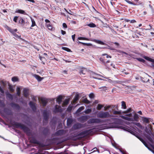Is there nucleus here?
I'll list each match as a JSON object with an SVG mask.
<instances>
[{"instance_id":"nucleus-1","label":"nucleus","mask_w":154,"mask_h":154,"mask_svg":"<svg viewBox=\"0 0 154 154\" xmlns=\"http://www.w3.org/2000/svg\"><path fill=\"white\" fill-rule=\"evenodd\" d=\"M12 125L15 128H20L22 130L27 136H30L32 135V133L30 129L24 124L20 123L14 122L12 123Z\"/></svg>"},{"instance_id":"nucleus-2","label":"nucleus","mask_w":154,"mask_h":154,"mask_svg":"<svg viewBox=\"0 0 154 154\" xmlns=\"http://www.w3.org/2000/svg\"><path fill=\"white\" fill-rule=\"evenodd\" d=\"M119 128L123 130L124 131L129 132L131 134L137 137L142 142L143 144L149 150H151V149L148 147L146 142L143 139L136 135V133L135 132L132 130L129 129L128 128L122 126H119Z\"/></svg>"},{"instance_id":"nucleus-3","label":"nucleus","mask_w":154,"mask_h":154,"mask_svg":"<svg viewBox=\"0 0 154 154\" xmlns=\"http://www.w3.org/2000/svg\"><path fill=\"white\" fill-rule=\"evenodd\" d=\"M91 75L92 76V77L95 79H98L99 80H103L104 81H106V80L104 79H103L100 78H98V76H100L102 77L103 78H104L105 79H108V82H109V83H112L113 84H116V83H118V82L117 81H112L111 79H109V77H104L103 76L98 74H97L95 73H91Z\"/></svg>"},{"instance_id":"nucleus-4","label":"nucleus","mask_w":154,"mask_h":154,"mask_svg":"<svg viewBox=\"0 0 154 154\" xmlns=\"http://www.w3.org/2000/svg\"><path fill=\"white\" fill-rule=\"evenodd\" d=\"M97 116L100 119H105L116 116H114L113 115L110 114L107 111H100L97 114Z\"/></svg>"},{"instance_id":"nucleus-5","label":"nucleus","mask_w":154,"mask_h":154,"mask_svg":"<svg viewBox=\"0 0 154 154\" xmlns=\"http://www.w3.org/2000/svg\"><path fill=\"white\" fill-rule=\"evenodd\" d=\"M94 129V128H93L92 129L85 130L76 135H75L74 137L77 139L82 138L86 135L91 134V133L92 132V131Z\"/></svg>"},{"instance_id":"nucleus-6","label":"nucleus","mask_w":154,"mask_h":154,"mask_svg":"<svg viewBox=\"0 0 154 154\" xmlns=\"http://www.w3.org/2000/svg\"><path fill=\"white\" fill-rule=\"evenodd\" d=\"M103 120L99 118H91L87 121V123L88 124H99L103 122Z\"/></svg>"},{"instance_id":"nucleus-7","label":"nucleus","mask_w":154,"mask_h":154,"mask_svg":"<svg viewBox=\"0 0 154 154\" xmlns=\"http://www.w3.org/2000/svg\"><path fill=\"white\" fill-rule=\"evenodd\" d=\"M100 61L102 62V63L103 64V65L106 67V68H109L110 66H112L113 67L115 68L114 65L112 66V63H111L110 65L107 64L109 62V60L106 61L105 59L103 58H100Z\"/></svg>"},{"instance_id":"nucleus-8","label":"nucleus","mask_w":154,"mask_h":154,"mask_svg":"<svg viewBox=\"0 0 154 154\" xmlns=\"http://www.w3.org/2000/svg\"><path fill=\"white\" fill-rule=\"evenodd\" d=\"M84 127L83 125L81 123H77L75 124L72 127L73 130H76L83 128Z\"/></svg>"},{"instance_id":"nucleus-9","label":"nucleus","mask_w":154,"mask_h":154,"mask_svg":"<svg viewBox=\"0 0 154 154\" xmlns=\"http://www.w3.org/2000/svg\"><path fill=\"white\" fill-rule=\"evenodd\" d=\"M80 97L78 93H76L73 101L71 102L72 105H75L79 100Z\"/></svg>"},{"instance_id":"nucleus-10","label":"nucleus","mask_w":154,"mask_h":154,"mask_svg":"<svg viewBox=\"0 0 154 154\" xmlns=\"http://www.w3.org/2000/svg\"><path fill=\"white\" fill-rule=\"evenodd\" d=\"M42 56H44L43 57H45L47 59H49L50 60H52L51 58H53L54 56L51 53L48 52V53H44L42 54Z\"/></svg>"},{"instance_id":"nucleus-11","label":"nucleus","mask_w":154,"mask_h":154,"mask_svg":"<svg viewBox=\"0 0 154 154\" xmlns=\"http://www.w3.org/2000/svg\"><path fill=\"white\" fill-rule=\"evenodd\" d=\"M88 119V116H82L78 118V120L79 121L81 122H84L86 121Z\"/></svg>"},{"instance_id":"nucleus-12","label":"nucleus","mask_w":154,"mask_h":154,"mask_svg":"<svg viewBox=\"0 0 154 154\" xmlns=\"http://www.w3.org/2000/svg\"><path fill=\"white\" fill-rule=\"evenodd\" d=\"M149 134L146 135V137L150 142L153 143L154 142V136H153V138H152L151 137L150 135L152 134V133L151 131L149 130Z\"/></svg>"},{"instance_id":"nucleus-13","label":"nucleus","mask_w":154,"mask_h":154,"mask_svg":"<svg viewBox=\"0 0 154 154\" xmlns=\"http://www.w3.org/2000/svg\"><path fill=\"white\" fill-rule=\"evenodd\" d=\"M30 141L31 143L39 145L40 144V142L37 140L36 138L34 137H32L30 138Z\"/></svg>"},{"instance_id":"nucleus-14","label":"nucleus","mask_w":154,"mask_h":154,"mask_svg":"<svg viewBox=\"0 0 154 154\" xmlns=\"http://www.w3.org/2000/svg\"><path fill=\"white\" fill-rule=\"evenodd\" d=\"M62 112V110L60 106L57 105L55 106V109L53 111V112L56 113L57 112Z\"/></svg>"},{"instance_id":"nucleus-15","label":"nucleus","mask_w":154,"mask_h":154,"mask_svg":"<svg viewBox=\"0 0 154 154\" xmlns=\"http://www.w3.org/2000/svg\"><path fill=\"white\" fill-rule=\"evenodd\" d=\"M43 116L44 119L43 121H45L46 122H47L49 116L46 110H45L43 111Z\"/></svg>"},{"instance_id":"nucleus-16","label":"nucleus","mask_w":154,"mask_h":154,"mask_svg":"<svg viewBox=\"0 0 154 154\" xmlns=\"http://www.w3.org/2000/svg\"><path fill=\"white\" fill-rule=\"evenodd\" d=\"M40 100L44 107L46 106L48 101V100L47 99L43 97L41 98Z\"/></svg>"},{"instance_id":"nucleus-17","label":"nucleus","mask_w":154,"mask_h":154,"mask_svg":"<svg viewBox=\"0 0 154 154\" xmlns=\"http://www.w3.org/2000/svg\"><path fill=\"white\" fill-rule=\"evenodd\" d=\"M65 133V131L62 130H60L57 131L55 133V135L56 136H61L64 134Z\"/></svg>"},{"instance_id":"nucleus-18","label":"nucleus","mask_w":154,"mask_h":154,"mask_svg":"<svg viewBox=\"0 0 154 154\" xmlns=\"http://www.w3.org/2000/svg\"><path fill=\"white\" fill-rule=\"evenodd\" d=\"M11 106L13 108L17 109L19 110L20 109V106L19 105L15 103L14 102H12L10 103Z\"/></svg>"},{"instance_id":"nucleus-19","label":"nucleus","mask_w":154,"mask_h":154,"mask_svg":"<svg viewBox=\"0 0 154 154\" xmlns=\"http://www.w3.org/2000/svg\"><path fill=\"white\" fill-rule=\"evenodd\" d=\"M44 56L41 55L40 54H39L38 55V57L39 58L40 60L42 61V63L43 64H45V62L47 60V59L45 57H43Z\"/></svg>"},{"instance_id":"nucleus-20","label":"nucleus","mask_w":154,"mask_h":154,"mask_svg":"<svg viewBox=\"0 0 154 154\" xmlns=\"http://www.w3.org/2000/svg\"><path fill=\"white\" fill-rule=\"evenodd\" d=\"M29 105L32 110L34 112L35 111L36 108L34 103L32 101H30L29 103Z\"/></svg>"},{"instance_id":"nucleus-21","label":"nucleus","mask_w":154,"mask_h":154,"mask_svg":"<svg viewBox=\"0 0 154 154\" xmlns=\"http://www.w3.org/2000/svg\"><path fill=\"white\" fill-rule=\"evenodd\" d=\"M143 57L146 60H148V61H150L151 62H152L153 65H152V66L153 67V68H154V60L153 59H152L146 56H144Z\"/></svg>"},{"instance_id":"nucleus-22","label":"nucleus","mask_w":154,"mask_h":154,"mask_svg":"<svg viewBox=\"0 0 154 154\" xmlns=\"http://www.w3.org/2000/svg\"><path fill=\"white\" fill-rule=\"evenodd\" d=\"M23 95L26 98H27L29 95V90L27 89H24L23 90Z\"/></svg>"},{"instance_id":"nucleus-23","label":"nucleus","mask_w":154,"mask_h":154,"mask_svg":"<svg viewBox=\"0 0 154 154\" xmlns=\"http://www.w3.org/2000/svg\"><path fill=\"white\" fill-rule=\"evenodd\" d=\"M15 12L23 14L24 15L27 14L24 11L21 9H17Z\"/></svg>"},{"instance_id":"nucleus-24","label":"nucleus","mask_w":154,"mask_h":154,"mask_svg":"<svg viewBox=\"0 0 154 154\" xmlns=\"http://www.w3.org/2000/svg\"><path fill=\"white\" fill-rule=\"evenodd\" d=\"M113 114L114 115H121L122 114V110L113 111Z\"/></svg>"},{"instance_id":"nucleus-25","label":"nucleus","mask_w":154,"mask_h":154,"mask_svg":"<svg viewBox=\"0 0 154 154\" xmlns=\"http://www.w3.org/2000/svg\"><path fill=\"white\" fill-rule=\"evenodd\" d=\"M87 72V70L85 68H82L81 69L80 71V74L82 75H85V73Z\"/></svg>"},{"instance_id":"nucleus-26","label":"nucleus","mask_w":154,"mask_h":154,"mask_svg":"<svg viewBox=\"0 0 154 154\" xmlns=\"http://www.w3.org/2000/svg\"><path fill=\"white\" fill-rule=\"evenodd\" d=\"M19 23L20 24H22V25H23L25 24V21L23 20V19L21 17H20L18 18Z\"/></svg>"},{"instance_id":"nucleus-27","label":"nucleus","mask_w":154,"mask_h":154,"mask_svg":"<svg viewBox=\"0 0 154 154\" xmlns=\"http://www.w3.org/2000/svg\"><path fill=\"white\" fill-rule=\"evenodd\" d=\"M62 97L61 95H60L57 98L56 101L60 104L62 101Z\"/></svg>"},{"instance_id":"nucleus-28","label":"nucleus","mask_w":154,"mask_h":154,"mask_svg":"<svg viewBox=\"0 0 154 154\" xmlns=\"http://www.w3.org/2000/svg\"><path fill=\"white\" fill-rule=\"evenodd\" d=\"M122 117L124 119L126 120H127L128 121H133V119L132 118L128 117L126 116H122Z\"/></svg>"},{"instance_id":"nucleus-29","label":"nucleus","mask_w":154,"mask_h":154,"mask_svg":"<svg viewBox=\"0 0 154 154\" xmlns=\"http://www.w3.org/2000/svg\"><path fill=\"white\" fill-rule=\"evenodd\" d=\"M142 120L143 122H145L147 124H148L149 123V119L147 118L143 117L142 118Z\"/></svg>"},{"instance_id":"nucleus-30","label":"nucleus","mask_w":154,"mask_h":154,"mask_svg":"<svg viewBox=\"0 0 154 154\" xmlns=\"http://www.w3.org/2000/svg\"><path fill=\"white\" fill-rule=\"evenodd\" d=\"M94 41L95 42L101 45H105L106 44L105 43L99 40L94 39Z\"/></svg>"},{"instance_id":"nucleus-31","label":"nucleus","mask_w":154,"mask_h":154,"mask_svg":"<svg viewBox=\"0 0 154 154\" xmlns=\"http://www.w3.org/2000/svg\"><path fill=\"white\" fill-rule=\"evenodd\" d=\"M122 105L121 108L122 109H126L127 106H126V103L124 101H122L121 102Z\"/></svg>"},{"instance_id":"nucleus-32","label":"nucleus","mask_w":154,"mask_h":154,"mask_svg":"<svg viewBox=\"0 0 154 154\" xmlns=\"http://www.w3.org/2000/svg\"><path fill=\"white\" fill-rule=\"evenodd\" d=\"M6 28L10 32H11L12 34V35H13L14 33H15L14 32V29H11L9 26H7Z\"/></svg>"},{"instance_id":"nucleus-33","label":"nucleus","mask_w":154,"mask_h":154,"mask_svg":"<svg viewBox=\"0 0 154 154\" xmlns=\"http://www.w3.org/2000/svg\"><path fill=\"white\" fill-rule=\"evenodd\" d=\"M34 77L38 81H41L43 79L40 76L38 75L35 74L34 75Z\"/></svg>"},{"instance_id":"nucleus-34","label":"nucleus","mask_w":154,"mask_h":154,"mask_svg":"<svg viewBox=\"0 0 154 154\" xmlns=\"http://www.w3.org/2000/svg\"><path fill=\"white\" fill-rule=\"evenodd\" d=\"M85 108V107L84 106H81L79 107L76 111V113H78L83 110Z\"/></svg>"},{"instance_id":"nucleus-35","label":"nucleus","mask_w":154,"mask_h":154,"mask_svg":"<svg viewBox=\"0 0 154 154\" xmlns=\"http://www.w3.org/2000/svg\"><path fill=\"white\" fill-rule=\"evenodd\" d=\"M49 129H48V128H44V129L43 133L44 134L46 135L47 134L48 132Z\"/></svg>"},{"instance_id":"nucleus-36","label":"nucleus","mask_w":154,"mask_h":154,"mask_svg":"<svg viewBox=\"0 0 154 154\" xmlns=\"http://www.w3.org/2000/svg\"><path fill=\"white\" fill-rule=\"evenodd\" d=\"M91 111L92 110L91 109H88L84 111V112L86 114H88L91 112Z\"/></svg>"},{"instance_id":"nucleus-37","label":"nucleus","mask_w":154,"mask_h":154,"mask_svg":"<svg viewBox=\"0 0 154 154\" xmlns=\"http://www.w3.org/2000/svg\"><path fill=\"white\" fill-rule=\"evenodd\" d=\"M87 26L93 28L96 27V25L94 23H92L88 24Z\"/></svg>"},{"instance_id":"nucleus-38","label":"nucleus","mask_w":154,"mask_h":154,"mask_svg":"<svg viewBox=\"0 0 154 154\" xmlns=\"http://www.w3.org/2000/svg\"><path fill=\"white\" fill-rule=\"evenodd\" d=\"M11 80L13 82H16L19 81V79L17 77L14 76L12 78Z\"/></svg>"},{"instance_id":"nucleus-39","label":"nucleus","mask_w":154,"mask_h":154,"mask_svg":"<svg viewBox=\"0 0 154 154\" xmlns=\"http://www.w3.org/2000/svg\"><path fill=\"white\" fill-rule=\"evenodd\" d=\"M139 118L138 115L135 114L134 116V119L135 121H137Z\"/></svg>"},{"instance_id":"nucleus-40","label":"nucleus","mask_w":154,"mask_h":154,"mask_svg":"<svg viewBox=\"0 0 154 154\" xmlns=\"http://www.w3.org/2000/svg\"><path fill=\"white\" fill-rule=\"evenodd\" d=\"M73 105H72V104H70L69 105V106H68V112H70L72 110Z\"/></svg>"},{"instance_id":"nucleus-41","label":"nucleus","mask_w":154,"mask_h":154,"mask_svg":"<svg viewBox=\"0 0 154 154\" xmlns=\"http://www.w3.org/2000/svg\"><path fill=\"white\" fill-rule=\"evenodd\" d=\"M103 105H102L101 104H99L97 105V109L98 110H100L102 108H103Z\"/></svg>"},{"instance_id":"nucleus-42","label":"nucleus","mask_w":154,"mask_h":154,"mask_svg":"<svg viewBox=\"0 0 154 154\" xmlns=\"http://www.w3.org/2000/svg\"><path fill=\"white\" fill-rule=\"evenodd\" d=\"M13 35L14 36V38H18L20 39H21V36H19L15 32V33H14Z\"/></svg>"},{"instance_id":"nucleus-43","label":"nucleus","mask_w":154,"mask_h":154,"mask_svg":"<svg viewBox=\"0 0 154 154\" xmlns=\"http://www.w3.org/2000/svg\"><path fill=\"white\" fill-rule=\"evenodd\" d=\"M47 26L48 28V29L51 30H52L53 29V27L52 25L51 24L49 23L47 24Z\"/></svg>"},{"instance_id":"nucleus-44","label":"nucleus","mask_w":154,"mask_h":154,"mask_svg":"<svg viewBox=\"0 0 154 154\" xmlns=\"http://www.w3.org/2000/svg\"><path fill=\"white\" fill-rule=\"evenodd\" d=\"M136 59L138 61L143 63H144L145 62V60H144L141 58H137Z\"/></svg>"},{"instance_id":"nucleus-45","label":"nucleus","mask_w":154,"mask_h":154,"mask_svg":"<svg viewBox=\"0 0 154 154\" xmlns=\"http://www.w3.org/2000/svg\"><path fill=\"white\" fill-rule=\"evenodd\" d=\"M17 95L18 96H20V88L19 87L17 88Z\"/></svg>"},{"instance_id":"nucleus-46","label":"nucleus","mask_w":154,"mask_h":154,"mask_svg":"<svg viewBox=\"0 0 154 154\" xmlns=\"http://www.w3.org/2000/svg\"><path fill=\"white\" fill-rule=\"evenodd\" d=\"M31 21L32 24L31 26V27H33L36 25L35 21L33 19H31Z\"/></svg>"},{"instance_id":"nucleus-47","label":"nucleus","mask_w":154,"mask_h":154,"mask_svg":"<svg viewBox=\"0 0 154 154\" xmlns=\"http://www.w3.org/2000/svg\"><path fill=\"white\" fill-rule=\"evenodd\" d=\"M9 90L11 92H13L14 91V89H13V87L11 85L9 86Z\"/></svg>"},{"instance_id":"nucleus-48","label":"nucleus","mask_w":154,"mask_h":154,"mask_svg":"<svg viewBox=\"0 0 154 154\" xmlns=\"http://www.w3.org/2000/svg\"><path fill=\"white\" fill-rule=\"evenodd\" d=\"M133 123L136 125L137 126L140 128H141L142 127V125L140 123L134 122Z\"/></svg>"},{"instance_id":"nucleus-49","label":"nucleus","mask_w":154,"mask_h":154,"mask_svg":"<svg viewBox=\"0 0 154 154\" xmlns=\"http://www.w3.org/2000/svg\"><path fill=\"white\" fill-rule=\"evenodd\" d=\"M125 0L129 4L133 5H137L136 4H135L134 3H133L132 2H131V1H129L128 0Z\"/></svg>"},{"instance_id":"nucleus-50","label":"nucleus","mask_w":154,"mask_h":154,"mask_svg":"<svg viewBox=\"0 0 154 154\" xmlns=\"http://www.w3.org/2000/svg\"><path fill=\"white\" fill-rule=\"evenodd\" d=\"M5 106V104L2 100H0V107H3Z\"/></svg>"},{"instance_id":"nucleus-51","label":"nucleus","mask_w":154,"mask_h":154,"mask_svg":"<svg viewBox=\"0 0 154 154\" xmlns=\"http://www.w3.org/2000/svg\"><path fill=\"white\" fill-rule=\"evenodd\" d=\"M78 39L79 40H88V39L86 38L82 37H79L78 38Z\"/></svg>"},{"instance_id":"nucleus-52","label":"nucleus","mask_w":154,"mask_h":154,"mask_svg":"<svg viewBox=\"0 0 154 154\" xmlns=\"http://www.w3.org/2000/svg\"><path fill=\"white\" fill-rule=\"evenodd\" d=\"M72 121H73L71 119L68 118V126L70 125L72 122Z\"/></svg>"},{"instance_id":"nucleus-53","label":"nucleus","mask_w":154,"mask_h":154,"mask_svg":"<svg viewBox=\"0 0 154 154\" xmlns=\"http://www.w3.org/2000/svg\"><path fill=\"white\" fill-rule=\"evenodd\" d=\"M84 102L87 103H91L90 101L88 100L87 99H85L84 100Z\"/></svg>"},{"instance_id":"nucleus-54","label":"nucleus","mask_w":154,"mask_h":154,"mask_svg":"<svg viewBox=\"0 0 154 154\" xmlns=\"http://www.w3.org/2000/svg\"><path fill=\"white\" fill-rule=\"evenodd\" d=\"M110 106H111L110 108H115L117 109H118L117 105H110Z\"/></svg>"},{"instance_id":"nucleus-55","label":"nucleus","mask_w":154,"mask_h":154,"mask_svg":"<svg viewBox=\"0 0 154 154\" xmlns=\"http://www.w3.org/2000/svg\"><path fill=\"white\" fill-rule=\"evenodd\" d=\"M63 106H65L67 105V99H66L63 102Z\"/></svg>"},{"instance_id":"nucleus-56","label":"nucleus","mask_w":154,"mask_h":154,"mask_svg":"<svg viewBox=\"0 0 154 154\" xmlns=\"http://www.w3.org/2000/svg\"><path fill=\"white\" fill-rule=\"evenodd\" d=\"M18 19V17L17 16H15L14 17L13 19V21L15 23L17 22V20Z\"/></svg>"},{"instance_id":"nucleus-57","label":"nucleus","mask_w":154,"mask_h":154,"mask_svg":"<svg viewBox=\"0 0 154 154\" xmlns=\"http://www.w3.org/2000/svg\"><path fill=\"white\" fill-rule=\"evenodd\" d=\"M7 97L11 99H13V96L12 95L8 93L7 94Z\"/></svg>"},{"instance_id":"nucleus-58","label":"nucleus","mask_w":154,"mask_h":154,"mask_svg":"<svg viewBox=\"0 0 154 154\" xmlns=\"http://www.w3.org/2000/svg\"><path fill=\"white\" fill-rule=\"evenodd\" d=\"M102 56H106V58H111L112 57L111 56L108 55L106 54H102Z\"/></svg>"},{"instance_id":"nucleus-59","label":"nucleus","mask_w":154,"mask_h":154,"mask_svg":"<svg viewBox=\"0 0 154 154\" xmlns=\"http://www.w3.org/2000/svg\"><path fill=\"white\" fill-rule=\"evenodd\" d=\"M110 108H111V106H110V105L104 107V110H107Z\"/></svg>"},{"instance_id":"nucleus-60","label":"nucleus","mask_w":154,"mask_h":154,"mask_svg":"<svg viewBox=\"0 0 154 154\" xmlns=\"http://www.w3.org/2000/svg\"><path fill=\"white\" fill-rule=\"evenodd\" d=\"M89 97L91 98H93L94 97V94L92 93H90L89 95Z\"/></svg>"},{"instance_id":"nucleus-61","label":"nucleus","mask_w":154,"mask_h":154,"mask_svg":"<svg viewBox=\"0 0 154 154\" xmlns=\"http://www.w3.org/2000/svg\"><path fill=\"white\" fill-rule=\"evenodd\" d=\"M99 88V89H100L102 88L103 90H106L107 89V88L106 86H103V87H100V88Z\"/></svg>"},{"instance_id":"nucleus-62","label":"nucleus","mask_w":154,"mask_h":154,"mask_svg":"<svg viewBox=\"0 0 154 154\" xmlns=\"http://www.w3.org/2000/svg\"><path fill=\"white\" fill-rule=\"evenodd\" d=\"M78 43L82 44H83L84 45H88V44L82 42H80L79 41H78Z\"/></svg>"},{"instance_id":"nucleus-63","label":"nucleus","mask_w":154,"mask_h":154,"mask_svg":"<svg viewBox=\"0 0 154 154\" xmlns=\"http://www.w3.org/2000/svg\"><path fill=\"white\" fill-rule=\"evenodd\" d=\"M63 26L64 28H66L67 27V26L65 23H63Z\"/></svg>"},{"instance_id":"nucleus-64","label":"nucleus","mask_w":154,"mask_h":154,"mask_svg":"<svg viewBox=\"0 0 154 154\" xmlns=\"http://www.w3.org/2000/svg\"><path fill=\"white\" fill-rule=\"evenodd\" d=\"M61 32L62 35H64L66 33V32L65 31H64L62 30H61Z\"/></svg>"}]
</instances>
